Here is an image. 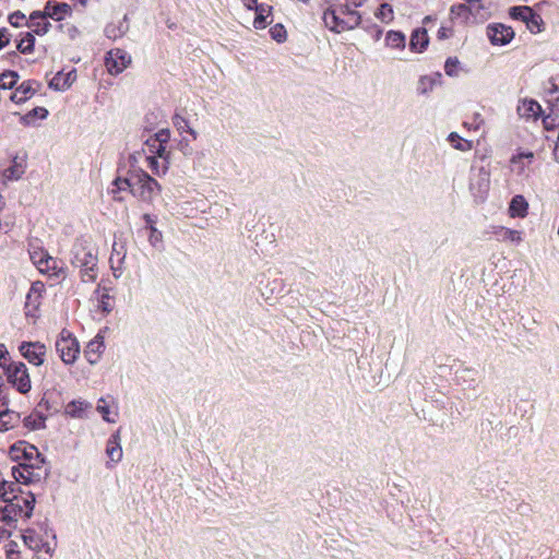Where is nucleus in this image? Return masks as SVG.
I'll use <instances>...</instances> for the list:
<instances>
[{
    "label": "nucleus",
    "instance_id": "52",
    "mask_svg": "<svg viewBox=\"0 0 559 559\" xmlns=\"http://www.w3.org/2000/svg\"><path fill=\"white\" fill-rule=\"evenodd\" d=\"M106 34L109 38H116L121 35V33H117L114 26L106 27Z\"/></svg>",
    "mask_w": 559,
    "mask_h": 559
},
{
    "label": "nucleus",
    "instance_id": "18",
    "mask_svg": "<svg viewBox=\"0 0 559 559\" xmlns=\"http://www.w3.org/2000/svg\"><path fill=\"white\" fill-rule=\"evenodd\" d=\"M76 79L75 71L68 73H57L50 81L49 85L58 91H64L69 88Z\"/></svg>",
    "mask_w": 559,
    "mask_h": 559
},
{
    "label": "nucleus",
    "instance_id": "49",
    "mask_svg": "<svg viewBox=\"0 0 559 559\" xmlns=\"http://www.w3.org/2000/svg\"><path fill=\"white\" fill-rule=\"evenodd\" d=\"M453 34V31L451 27L449 26H441L439 29H438V38L439 39H445V38H449L450 36H452Z\"/></svg>",
    "mask_w": 559,
    "mask_h": 559
},
{
    "label": "nucleus",
    "instance_id": "4",
    "mask_svg": "<svg viewBox=\"0 0 559 559\" xmlns=\"http://www.w3.org/2000/svg\"><path fill=\"white\" fill-rule=\"evenodd\" d=\"M71 12H72V8L68 3L47 2L43 13L35 12L31 15V20L33 22L36 19H41L44 21V27L41 29L34 28V32L38 35L46 34L50 26V23L47 22V17H50L55 21H62L67 16H70Z\"/></svg>",
    "mask_w": 559,
    "mask_h": 559
},
{
    "label": "nucleus",
    "instance_id": "23",
    "mask_svg": "<svg viewBox=\"0 0 559 559\" xmlns=\"http://www.w3.org/2000/svg\"><path fill=\"white\" fill-rule=\"evenodd\" d=\"M106 453L111 462L118 463L122 459V448L120 445L119 435H112L107 442Z\"/></svg>",
    "mask_w": 559,
    "mask_h": 559
},
{
    "label": "nucleus",
    "instance_id": "31",
    "mask_svg": "<svg viewBox=\"0 0 559 559\" xmlns=\"http://www.w3.org/2000/svg\"><path fill=\"white\" fill-rule=\"evenodd\" d=\"M525 25L530 29L531 33L538 34L544 28V21L539 14L535 13L532 10L530 19Z\"/></svg>",
    "mask_w": 559,
    "mask_h": 559
},
{
    "label": "nucleus",
    "instance_id": "33",
    "mask_svg": "<svg viewBox=\"0 0 559 559\" xmlns=\"http://www.w3.org/2000/svg\"><path fill=\"white\" fill-rule=\"evenodd\" d=\"M532 9L530 7H513L510 9V16L514 20L522 21L526 24L530 19Z\"/></svg>",
    "mask_w": 559,
    "mask_h": 559
},
{
    "label": "nucleus",
    "instance_id": "1",
    "mask_svg": "<svg viewBox=\"0 0 559 559\" xmlns=\"http://www.w3.org/2000/svg\"><path fill=\"white\" fill-rule=\"evenodd\" d=\"M71 263L80 269L81 280L93 283L97 278V253L95 247L86 240H76L72 247Z\"/></svg>",
    "mask_w": 559,
    "mask_h": 559
},
{
    "label": "nucleus",
    "instance_id": "16",
    "mask_svg": "<svg viewBox=\"0 0 559 559\" xmlns=\"http://www.w3.org/2000/svg\"><path fill=\"white\" fill-rule=\"evenodd\" d=\"M36 93L29 81L21 83L14 92L10 94V100L14 104H22L34 96Z\"/></svg>",
    "mask_w": 559,
    "mask_h": 559
},
{
    "label": "nucleus",
    "instance_id": "47",
    "mask_svg": "<svg viewBox=\"0 0 559 559\" xmlns=\"http://www.w3.org/2000/svg\"><path fill=\"white\" fill-rule=\"evenodd\" d=\"M457 60L448 59L444 64V71L448 75H456Z\"/></svg>",
    "mask_w": 559,
    "mask_h": 559
},
{
    "label": "nucleus",
    "instance_id": "41",
    "mask_svg": "<svg viewBox=\"0 0 559 559\" xmlns=\"http://www.w3.org/2000/svg\"><path fill=\"white\" fill-rule=\"evenodd\" d=\"M502 238H503V240L519 243L522 241V234H521V231L515 230V229L504 228Z\"/></svg>",
    "mask_w": 559,
    "mask_h": 559
},
{
    "label": "nucleus",
    "instance_id": "15",
    "mask_svg": "<svg viewBox=\"0 0 559 559\" xmlns=\"http://www.w3.org/2000/svg\"><path fill=\"white\" fill-rule=\"evenodd\" d=\"M104 349V336L98 333L86 346L84 350L85 358L91 365L98 361Z\"/></svg>",
    "mask_w": 559,
    "mask_h": 559
},
{
    "label": "nucleus",
    "instance_id": "53",
    "mask_svg": "<svg viewBox=\"0 0 559 559\" xmlns=\"http://www.w3.org/2000/svg\"><path fill=\"white\" fill-rule=\"evenodd\" d=\"M147 163H148V167L152 169V170H155L157 169L158 167V160L156 159V157L154 156H148L146 158Z\"/></svg>",
    "mask_w": 559,
    "mask_h": 559
},
{
    "label": "nucleus",
    "instance_id": "25",
    "mask_svg": "<svg viewBox=\"0 0 559 559\" xmlns=\"http://www.w3.org/2000/svg\"><path fill=\"white\" fill-rule=\"evenodd\" d=\"M97 411L102 414L104 420L115 423L118 415V407L112 402L111 405L105 399H100L97 404Z\"/></svg>",
    "mask_w": 559,
    "mask_h": 559
},
{
    "label": "nucleus",
    "instance_id": "26",
    "mask_svg": "<svg viewBox=\"0 0 559 559\" xmlns=\"http://www.w3.org/2000/svg\"><path fill=\"white\" fill-rule=\"evenodd\" d=\"M20 421V415L13 411L0 412V431H8L14 428Z\"/></svg>",
    "mask_w": 559,
    "mask_h": 559
},
{
    "label": "nucleus",
    "instance_id": "45",
    "mask_svg": "<svg viewBox=\"0 0 559 559\" xmlns=\"http://www.w3.org/2000/svg\"><path fill=\"white\" fill-rule=\"evenodd\" d=\"M10 39H11V34L9 33V29L5 27L0 28V50L9 45Z\"/></svg>",
    "mask_w": 559,
    "mask_h": 559
},
{
    "label": "nucleus",
    "instance_id": "7",
    "mask_svg": "<svg viewBox=\"0 0 559 559\" xmlns=\"http://www.w3.org/2000/svg\"><path fill=\"white\" fill-rule=\"evenodd\" d=\"M8 381L20 392L27 393L29 392L31 378L28 374V370L25 364L21 361H14L8 365L5 368Z\"/></svg>",
    "mask_w": 559,
    "mask_h": 559
},
{
    "label": "nucleus",
    "instance_id": "20",
    "mask_svg": "<svg viewBox=\"0 0 559 559\" xmlns=\"http://www.w3.org/2000/svg\"><path fill=\"white\" fill-rule=\"evenodd\" d=\"M429 38L425 28H417L412 33L409 47L415 52H421L428 45Z\"/></svg>",
    "mask_w": 559,
    "mask_h": 559
},
{
    "label": "nucleus",
    "instance_id": "42",
    "mask_svg": "<svg viewBox=\"0 0 559 559\" xmlns=\"http://www.w3.org/2000/svg\"><path fill=\"white\" fill-rule=\"evenodd\" d=\"M114 186L116 189L112 190V193H117L118 191H124L129 190L131 192V182H130V176L127 178H117L114 181Z\"/></svg>",
    "mask_w": 559,
    "mask_h": 559
},
{
    "label": "nucleus",
    "instance_id": "28",
    "mask_svg": "<svg viewBox=\"0 0 559 559\" xmlns=\"http://www.w3.org/2000/svg\"><path fill=\"white\" fill-rule=\"evenodd\" d=\"M91 405L84 401H72L66 405V415L72 418H82L84 413Z\"/></svg>",
    "mask_w": 559,
    "mask_h": 559
},
{
    "label": "nucleus",
    "instance_id": "3",
    "mask_svg": "<svg viewBox=\"0 0 559 559\" xmlns=\"http://www.w3.org/2000/svg\"><path fill=\"white\" fill-rule=\"evenodd\" d=\"M131 194L143 202L151 203L160 191L158 182L143 170L130 173Z\"/></svg>",
    "mask_w": 559,
    "mask_h": 559
},
{
    "label": "nucleus",
    "instance_id": "36",
    "mask_svg": "<svg viewBox=\"0 0 559 559\" xmlns=\"http://www.w3.org/2000/svg\"><path fill=\"white\" fill-rule=\"evenodd\" d=\"M34 36L27 33L16 45V48L22 53H31L34 49Z\"/></svg>",
    "mask_w": 559,
    "mask_h": 559
},
{
    "label": "nucleus",
    "instance_id": "19",
    "mask_svg": "<svg viewBox=\"0 0 559 559\" xmlns=\"http://www.w3.org/2000/svg\"><path fill=\"white\" fill-rule=\"evenodd\" d=\"M384 43L390 49L403 51L406 47V37L402 32L389 31L385 34Z\"/></svg>",
    "mask_w": 559,
    "mask_h": 559
},
{
    "label": "nucleus",
    "instance_id": "58",
    "mask_svg": "<svg viewBox=\"0 0 559 559\" xmlns=\"http://www.w3.org/2000/svg\"><path fill=\"white\" fill-rule=\"evenodd\" d=\"M39 22L36 24L35 28L41 29L44 27V21L41 19H38Z\"/></svg>",
    "mask_w": 559,
    "mask_h": 559
},
{
    "label": "nucleus",
    "instance_id": "27",
    "mask_svg": "<svg viewBox=\"0 0 559 559\" xmlns=\"http://www.w3.org/2000/svg\"><path fill=\"white\" fill-rule=\"evenodd\" d=\"M17 492L19 487L13 481H0V500L3 503L20 497L21 495H19Z\"/></svg>",
    "mask_w": 559,
    "mask_h": 559
},
{
    "label": "nucleus",
    "instance_id": "32",
    "mask_svg": "<svg viewBox=\"0 0 559 559\" xmlns=\"http://www.w3.org/2000/svg\"><path fill=\"white\" fill-rule=\"evenodd\" d=\"M19 75L13 71L4 72L0 75V88L11 90L17 83Z\"/></svg>",
    "mask_w": 559,
    "mask_h": 559
},
{
    "label": "nucleus",
    "instance_id": "59",
    "mask_svg": "<svg viewBox=\"0 0 559 559\" xmlns=\"http://www.w3.org/2000/svg\"><path fill=\"white\" fill-rule=\"evenodd\" d=\"M5 531L4 530H0V533H4Z\"/></svg>",
    "mask_w": 559,
    "mask_h": 559
},
{
    "label": "nucleus",
    "instance_id": "44",
    "mask_svg": "<svg viewBox=\"0 0 559 559\" xmlns=\"http://www.w3.org/2000/svg\"><path fill=\"white\" fill-rule=\"evenodd\" d=\"M150 231H151V234H150L148 240L152 246L157 247L163 241V235L159 230H157V228L154 225L151 226Z\"/></svg>",
    "mask_w": 559,
    "mask_h": 559
},
{
    "label": "nucleus",
    "instance_id": "5",
    "mask_svg": "<svg viewBox=\"0 0 559 559\" xmlns=\"http://www.w3.org/2000/svg\"><path fill=\"white\" fill-rule=\"evenodd\" d=\"M56 350L66 365H73L80 354L78 340L66 330H62L56 341Z\"/></svg>",
    "mask_w": 559,
    "mask_h": 559
},
{
    "label": "nucleus",
    "instance_id": "51",
    "mask_svg": "<svg viewBox=\"0 0 559 559\" xmlns=\"http://www.w3.org/2000/svg\"><path fill=\"white\" fill-rule=\"evenodd\" d=\"M241 1H242L243 7L247 8L248 10L255 11V7L260 5V4H258V0H241Z\"/></svg>",
    "mask_w": 559,
    "mask_h": 559
},
{
    "label": "nucleus",
    "instance_id": "2",
    "mask_svg": "<svg viewBox=\"0 0 559 559\" xmlns=\"http://www.w3.org/2000/svg\"><path fill=\"white\" fill-rule=\"evenodd\" d=\"M35 498L32 493L20 496L0 506V522L5 526L15 527L20 519H29L34 509Z\"/></svg>",
    "mask_w": 559,
    "mask_h": 559
},
{
    "label": "nucleus",
    "instance_id": "34",
    "mask_svg": "<svg viewBox=\"0 0 559 559\" xmlns=\"http://www.w3.org/2000/svg\"><path fill=\"white\" fill-rule=\"evenodd\" d=\"M46 418L40 414H32L24 419V424L27 428L36 430L45 427Z\"/></svg>",
    "mask_w": 559,
    "mask_h": 559
},
{
    "label": "nucleus",
    "instance_id": "55",
    "mask_svg": "<svg viewBox=\"0 0 559 559\" xmlns=\"http://www.w3.org/2000/svg\"><path fill=\"white\" fill-rule=\"evenodd\" d=\"M143 219L145 221L148 229L151 230V226L154 225L155 226V221L153 219V217L150 215V214H145L143 216Z\"/></svg>",
    "mask_w": 559,
    "mask_h": 559
},
{
    "label": "nucleus",
    "instance_id": "43",
    "mask_svg": "<svg viewBox=\"0 0 559 559\" xmlns=\"http://www.w3.org/2000/svg\"><path fill=\"white\" fill-rule=\"evenodd\" d=\"M559 123V118L557 115L549 114L543 119V124L546 130L555 129Z\"/></svg>",
    "mask_w": 559,
    "mask_h": 559
},
{
    "label": "nucleus",
    "instance_id": "22",
    "mask_svg": "<svg viewBox=\"0 0 559 559\" xmlns=\"http://www.w3.org/2000/svg\"><path fill=\"white\" fill-rule=\"evenodd\" d=\"M518 110L522 117L536 119L542 112V107L533 99H524L519 105Z\"/></svg>",
    "mask_w": 559,
    "mask_h": 559
},
{
    "label": "nucleus",
    "instance_id": "30",
    "mask_svg": "<svg viewBox=\"0 0 559 559\" xmlns=\"http://www.w3.org/2000/svg\"><path fill=\"white\" fill-rule=\"evenodd\" d=\"M376 17L382 23H390L394 20V11L391 4L382 3L374 13Z\"/></svg>",
    "mask_w": 559,
    "mask_h": 559
},
{
    "label": "nucleus",
    "instance_id": "40",
    "mask_svg": "<svg viewBox=\"0 0 559 559\" xmlns=\"http://www.w3.org/2000/svg\"><path fill=\"white\" fill-rule=\"evenodd\" d=\"M31 444L26 443V442H17L15 444H13L11 448H10V456L12 460L14 461H19L21 462V460L23 459L24 456V447H29Z\"/></svg>",
    "mask_w": 559,
    "mask_h": 559
},
{
    "label": "nucleus",
    "instance_id": "54",
    "mask_svg": "<svg viewBox=\"0 0 559 559\" xmlns=\"http://www.w3.org/2000/svg\"><path fill=\"white\" fill-rule=\"evenodd\" d=\"M8 355V350L3 344H0V367L3 366L2 359H5V356Z\"/></svg>",
    "mask_w": 559,
    "mask_h": 559
},
{
    "label": "nucleus",
    "instance_id": "39",
    "mask_svg": "<svg viewBox=\"0 0 559 559\" xmlns=\"http://www.w3.org/2000/svg\"><path fill=\"white\" fill-rule=\"evenodd\" d=\"M449 141L456 150L467 151L472 148V143L461 139L457 133H451L449 135Z\"/></svg>",
    "mask_w": 559,
    "mask_h": 559
},
{
    "label": "nucleus",
    "instance_id": "48",
    "mask_svg": "<svg viewBox=\"0 0 559 559\" xmlns=\"http://www.w3.org/2000/svg\"><path fill=\"white\" fill-rule=\"evenodd\" d=\"M47 114H48L47 109H45L43 107H37V108L33 109L32 111H29L26 115V118L38 117L40 119H44V118H46Z\"/></svg>",
    "mask_w": 559,
    "mask_h": 559
},
{
    "label": "nucleus",
    "instance_id": "14",
    "mask_svg": "<svg viewBox=\"0 0 559 559\" xmlns=\"http://www.w3.org/2000/svg\"><path fill=\"white\" fill-rule=\"evenodd\" d=\"M325 23L330 26V28L336 33H341L345 29L353 28L355 25L359 23L360 17L356 13L350 14L352 24H347L344 21H340L338 16L332 12L330 14H325Z\"/></svg>",
    "mask_w": 559,
    "mask_h": 559
},
{
    "label": "nucleus",
    "instance_id": "56",
    "mask_svg": "<svg viewBox=\"0 0 559 559\" xmlns=\"http://www.w3.org/2000/svg\"><path fill=\"white\" fill-rule=\"evenodd\" d=\"M156 143H157L156 153L159 157H162L166 150L165 145H164L165 143H163V142H156Z\"/></svg>",
    "mask_w": 559,
    "mask_h": 559
},
{
    "label": "nucleus",
    "instance_id": "17",
    "mask_svg": "<svg viewBox=\"0 0 559 559\" xmlns=\"http://www.w3.org/2000/svg\"><path fill=\"white\" fill-rule=\"evenodd\" d=\"M272 7L261 3L255 7V17L253 20V27L255 29H264L269 24L272 23L270 20Z\"/></svg>",
    "mask_w": 559,
    "mask_h": 559
},
{
    "label": "nucleus",
    "instance_id": "8",
    "mask_svg": "<svg viewBox=\"0 0 559 559\" xmlns=\"http://www.w3.org/2000/svg\"><path fill=\"white\" fill-rule=\"evenodd\" d=\"M46 471L44 466L29 465V464H17L12 467V476L17 483L29 484L39 481L45 475Z\"/></svg>",
    "mask_w": 559,
    "mask_h": 559
},
{
    "label": "nucleus",
    "instance_id": "12",
    "mask_svg": "<svg viewBox=\"0 0 559 559\" xmlns=\"http://www.w3.org/2000/svg\"><path fill=\"white\" fill-rule=\"evenodd\" d=\"M535 155L530 151H519L511 159V170L518 176H528V170L533 164Z\"/></svg>",
    "mask_w": 559,
    "mask_h": 559
},
{
    "label": "nucleus",
    "instance_id": "6",
    "mask_svg": "<svg viewBox=\"0 0 559 559\" xmlns=\"http://www.w3.org/2000/svg\"><path fill=\"white\" fill-rule=\"evenodd\" d=\"M25 545L36 552V559H51L56 548L55 536L50 540H44L35 531L27 530L23 534Z\"/></svg>",
    "mask_w": 559,
    "mask_h": 559
},
{
    "label": "nucleus",
    "instance_id": "57",
    "mask_svg": "<svg viewBox=\"0 0 559 559\" xmlns=\"http://www.w3.org/2000/svg\"><path fill=\"white\" fill-rule=\"evenodd\" d=\"M74 1H75V3H79V4H81L82 7H86V5H87V2H88V0H74Z\"/></svg>",
    "mask_w": 559,
    "mask_h": 559
},
{
    "label": "nucleus",
    "instance_id": "10",
    "mask_svg": "<svg viewBox=\"0 0 559 559\" xmlns=\"http://www.w3.org/2000/svg\"><path fill=\"white\" fill-rule=\"evenodd\" d=\"M105 62L109 73L119 74L130 64L131 57L121 49H114L108 52Z\"/></svg>",
    "mask_w": 559,
    "mask_h": 559
},
{
    "label": "nucleus",
    "instance_id": "50",
    "mask_svg": "<svg viewBox=\"0 0 559 559\" xmlns=\"http://www.w3.org/2000/svg\"><path fill=\"white\" fill-rule=\"evenodd\" d=\"M170 138V132L167 129L160 130L158 133H156V139L154 142H163L166 143Z\"/></svg>",
    "mask_w": 559,
    "mask_h": 559
},
{
    "label": "nucleus",
    "instance_id": "46",
    "mask_svg": "<svg viewBox=\"0 0 559 559\" xmlns=\"http://www.w3.org/2000/svg\"><path fill=\"white\" fill-rule=\"evenodd\" d=\"M25 20V15L21 12H14L9 16V22L11 25L19 27L21 26L22 22Z\"/></svg>",
    "mask_w": 559,
    "mask_h": 559
},
{
    "label": "nucleus",
    "instance_id": "11",
    "mask_svg": "<svg viewBox=\"0 0 559 559\" xmlns=\"http://www.w3.org/2000/svg\"><path fill=\"white\" fill-rule=\"evenodd\" d=\"M31 258L33 263L41 273L58 275L61 271V267H59L58 265V261L55 258L50 257L47 252L34 251L31 254Z\"/></svg>",
    "mask_w": 559,
    "mask_h": 559
},
{
    "label": "nucleus",
    "instance_id": "9",
    "mask_svg": "<svg viewBox=\"0 0 559 559\" xmlns=\"http://www.w3.org/2000/svg\"><path fill=\"white\" fill-rule=\"evenodd\" d=\"M19 350L34 366H41L47 353L45 344L40 342H24L20 345Z\"/></svg>",
    "mask_w": 559,
    "mask_h": 559
},
{
    "label": "nucleus",
    "instance_id": "37",
    "mask_svg": "<svg viewBox=\"0 0 559 559\" xmlns=\"http://www.w3.org/2000/svg\"><path fill=\"white\" fill-rule=\"evenodd\" d=\"M272 39L277 43H284L287 39V31L283 24H275L270 28Z\"/></svg>",
    "mask_w": 559,
    "mask_h": 559
},
{
    "label": "nucleus",
    "instance_id": "38",
    "mask_svg": "<svg viewBox=\"0 0 559 559\" xmlns=\"http://www.w3.org/2000/svg\"><path fill=\"white\" fill-rule=\"evenodd\" d=\"M469 10L465 4H455L450 9V17L451 20L462 19L465 20L468 17Z\"/></svg>",
    "mask_w": 559,
    "mask_h": 559
},
{
    "label": "nucleus",
    "instance_id": "60",
    "mask_svg": "<svg viewBox=\"0 0 559 559\" xmlns=\"http://www.w3.org/2000/svg\"><path fill=\"white\" fill-rule=\"evenodd\" d=\"M556 100H557V102H559V96H558V97H556Z\"/></svg>",
    "mask_w": 559,
    "mask_h": 559
},
{
    "label": "nucleus",
    "instance_id": "21",
    "mask_svg": "<svg viewBox=\"0 0 559 559\" xmlns=\"http://www.w3.org/2000/svg\"><path fill=\"white\" fill-rule=\"evenodd\" d=\"M528 203L523 195L512 198L509 206L511 217H525L527 215Z\"/></svg>",
    "mask_w": 559,
    "mask_h": 559
},
{
    "label": "nucleus",
    "instance_id": "29",
    "mask_svg": "<svg viewBox=\"0 0 559 559\" xmlns=\"http://www.w3.org/2000/svg\"><path fill=\"white\" fill-rule=\"evenodd\" d=\"M173 123L180 133L187 132L192 136L193 140L198 139L199 133L190 127L188 120L181 115L176 114L173 118Z\"/></svg>",
    "mask_w": 559,
    "mask_h": 559
},
{
    "label": "nucleus",
    "instance_id": "13",
    "mask_svg": "<svg viewBox=\"0 0 559 559\" xmlns=\"http://www.w3.org/2000/svg\"><path fill=\"white\" fill-rule=\"evenodd\" d=\"M487 36L492 45L502 46L509 44L514 32L510 26L503 24H492L487 27Z\"/></svg>",
    "mask_w": 559,
    "mask_h": 559
},
{
    "label": "nucleus",
    "instance_id": "24",
    "mask_svg": "<svg viewBox=\"0 0 559 559\" xmlns=\"http://www.w3.org/2000/svg\"><path fill=\"white\" fill-rule=\"evenodd\" d=\"M24 456L20 464L39 465L44 466L45 459L39 453L38 449L34 445L24 447Z\"/></svg>",
    "mask_w": 559,
    "mask_h": 559
},
{
    "label": "nucleus",
    "instance_id": "35",
    "mask_svg": "<svg viewBox=\"0 0 559 559\" xmlns=\"http://www.w3.org/2000/svg\"><path fill=\"white\" fill-rule=\"evenodd\" d=\"M23 174V168L20 165H12L3 170L2 181L5 183L8 180H16Z\"/></svg>",
    "mask_w": 559,
    "mask_h": 559
}]
</instances>
